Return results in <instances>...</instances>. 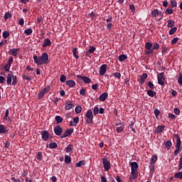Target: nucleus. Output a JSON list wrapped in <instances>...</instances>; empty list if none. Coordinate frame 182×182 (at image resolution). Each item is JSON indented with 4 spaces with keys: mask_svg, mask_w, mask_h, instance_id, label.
<instances>
[{
    "mask_svg": "<svg viewBox=\"0 0 182 182\" xmlns=\"http://www.w3.org/2000/svg\"><path fill=\"white\" fill-rule=\"evenodd\" d=\"M12 62H14V58L10 57L7 64L4 66V70L6 72H11V70H9V69H11V65H12Z\"/></svg>",
    "mask_w": 182,
    "mask_h": 182,
    "instance_id": "obj_8",
    "label": "nucleus"
},
{
    "mask_svg": "<svg viewBox=\"0 0 182 182\" xmlns=\"http://www.w3.org/2000/svg\"><path fill=\"white\" fill-rule=\"evenodd\" d=\"M174 176L175 178H179L180 180H182V171L176 173Z\"/></svg>",
    "mask_w": 182,
    "mask_h": 182,
    "instance_id": "obj_38",
    "label": "nucleus"
},
{
    "mask_svg": "<svg viewBox=\"0 0 182 182\" xmlns=\"http://www.w3.org/2000/svg\"><path fill=\"white\" fill-rule=\"evenodd\" d=\"M127 59V55L122 54L119 56V62H124Z\"/></svg>",
    "mask_w": 182,
    "mask_h": 182,
    "instance_id": "obj_29",
    "label": "nucleus"
},
{
    "mask_svg": "<svg viewBox=\"0 0 182 182\" xmlns=\"http://www.w3.org/2000/svg\"><path fill=\"white\" fill-rule=\"evenodd\" d=\"M55 120H56L57 124H59V123H62V122H63V118H62L60 116H56Z\"/></svg>",
    "mask_w": 182,
    "mask_h": 182,
    "instance_id": "obj_36",
    "label": "nucleus"
},
{
    "mask_svg": "<svg viewBox=\"0 0 182 182\" xmlns=\"http://www.w3.org/2000/svg\"><path fill=\"white\" fill-rule=\"evenodd\" d=\"M6 129L5 128V126L4 124H0V134H2L4 133H6Z\"/></svg>",
    "mask_w": 182,
    "mask_h": 182,
    "instance_id": "obj_30",
    "label": "nucleus"
},
{
    "mask_svg": "<svg viewBox=\"0 0 182 182\" xmlns=\"http://www.w3.org/2000/svg\"><path fill=\"white\" fill-rule=\"evenodd\" d=\"M41 139L44 141H49V139H50V137H52L50 136V134H49V132L46 130H43L41 132Z\"/></svg>",
    "mask_w": 182,
    "mask_h": 182,
    "instance_id": "obj_5",
    "label": "nucleus"
},
{
    "mask_svg": "<svg viewBox=\"0 0 182 182\" xmlns=\"http://www.w3.org/2000/svg\"><path fill=\"white\" fill-rule=\"evenodd\" d=\"M60 82H61L62 83L66 82V75H61L60 77Z\"/></svg>",
    "mask_w": 182,
    "mask_h": 182,
    "instance_id": "obj_47",
    "label": "nucleus"
},
{
    "mask_svg": "<svg viewBox=\"0 0 182 182\" xmlns=\"http://www.w3.org/2000/svg\"><path fill=\"white\" fill-rule=\"evenodd\" d=\"M153 48V44L150 42H146L145 43V53L146 55H151L152 53H154V49L151 48Z\"/></svg>",
    "mask_w": 182,
    "mask_h": 182,
    "instance_id": "obj_2",
    "label": "nucleus"
},
{
    "mask_svg": "<svg viewBox=\"0 0 182 182\" xmlns=\"http://www.w3.org/2000/svg\"><path fill=\"white\" fill-rule=\"evenodd\" d=\"M73 121H71L70 122V126L76 127L77 126V123H79V117H75L73 119Z\"/></svg>",
    "mask_w": 182,
    "mask_h": 182,
    "instance_id": "obj_17",
    "label": "nucleus"
},
{
    "mask_svg": "<svg viewBox=\"0 0 182 182\" xmlns=\"http://www.w3.org/2000/svg\"><path fill=\"white\" fill-rule=\"evenodd\" d=\"M42 156H43L42 152L38 151V154H37V157H36L37 159L38 160H41L42 159Z\"/></svg>",
    "mask_w": 182,
    "mask_h": 182,
    "instance_id": "obj_62",
    "label": "nucleus"
},
{
    "mask_svg": "<svg viewBox=\"0 0 182 182\" xmlns=\"http://www.w3.org/2000/svg\"><path fill=\"white\" fill-rule=\"evenodd\" d=\"M12 79H13L12 85H13L14 86H15V85H16V83H18V77H16V76H15V75H13Z\"/></svg>",
    "mask_w": 182,
    "mask_h": 182,
    "instance_id": "obj_44",
    "label": "nucleus"
},
{
    "mask_svg": "<svg viewBox=\"0 0 182 182\" xmlns=\"http://www.w3.org/2000/svg\"><path fill=\"white\" fill-rule=\"evenodd\" d=\"M113 76L117 77V79H120V77H122V74H120V73H114Z\"/></svg>",
    "mask_w": 182,
    "mask_h": 182,
    "instance_id": "obj_59",
    "label": "nucleus"
},
{
    "mask_svg": "<svg viewBox=\"0 0 182 182\" xmlns=\"http://www.w3.org/2000/svg\"><path fill=\"white\" fill-rule=\"evenodd\" d=\"M5 21L9 19V18H12V14L9 12H6L4 16Z\"/></svg>",
    "mask_w": 182,
    "mask_h": 182,
    "instance_id": "obj_34",
    "label": "nucleus"
},
{
    "mask_svg": "<svg viewBox=\"0 0 182 182\" xmlns=\"http://www.w3.org/2000/svg\"><path fill=\"white\" fill-rule=\"evenodd\" d=\"M165 14L166 15H171V14H173V9H167L165 11Z\"/></svg>",
    "mask_w": 182,
    "mask_h": 182,
    "instance_id": "obj_52",
    "label": "nucleus"
},
{
    "mask_svg": "<svg viewBox=\"0 0 182 182\" xmlns=\"http://www.w3.org/2000/svg\"><path fill=\"white\" fill-rule=\"evenodd\" d=\"M73 150V144H69L66 148H65V151L66 153H72V151Z\"/></svg>",
    "mask_w": 182,
    "mask_h": 182,
    "instance_id": "obj_27",
    "label": "nucleus"
},
{
    "mask_svg": "<svg viewBox=\"0 0 182 182\" xmlns=\"http://www.w3.org/2000/svg\"><path fill=\"white\" fill-rule=\"evenodd\" d=\"M73 129H67L63 135H60V139H65V137H69V136L72 135L73 133Z\"/></svg>",
    "mask_w": 182,
    "mask_h": 182,
    "instance_id": "obj_10",
    "label": "nucleus"
},
{
    "mask_svg": "<svg viewBox=\"0 0 182 182\" xmlns=\"http://www.w3.org/2000/svg\"><path fill=\"white\" fill-rule=\"evenodd\" d=\"M154 50H159V49H160V44L157 43H155L154 45H153V48Z\"/></svg>",
    "mask_w": 182,
    "mask_h": 182,
    "instance_id": "obj_42",
    "label": "nucleus"
},
{
    "mask_svg": "<svg viewBox=\"0 0 182 182\" xmlns=\"http://www.w3.org/2000/svg\"><path fill=\"white\" fill-rule=\"evenodd\" d=\"M99 113V107L97 106H95L93 110V114L94 116H96Z\"/></svg>",
    "mask_w": 182,
    "mask_h": 182,
    "instance_id": "obj_53",
    "label": "nucleus"
},
{
    "mask_svg": "<svg viewBox=\"0 0 182 182\" xmlns=\"http://www.w3.org/2000/svg\"><path fill=\"white\" fill-rule=\"evenodd\" d=\"M157 161V156L153 155L150 160V164H154Z\"/></svg>",
    "mask_w": 182,
    "mask_h": 182,
    "instance_id": "obj_32",
    "label": "nucleus"
},
{
    "mask_svg": "<svg viewBox=\"0 0 182 182\" xmlns=\"http://www.w3.org/2000/svg\"><path fill=\"white\" fill-rule=\"evenodd\" d=\"M174 139H176V144L175 146V147H179L181 148V139H180V136H178V134H175L173 135Z\"/></svg>",
    "mask_w": 182,
    "mask_h": 182,
    "instance_id": "obj_12",
    "label": "nucleus"
},
{
    "mask_svg": "<svg viewBox=\"0 0 182 182\" xmlns=\"http://www.w3.org/2000/svg\"><path fill=\"white\" fill-rule=\"evenodd\" d=\"M178 42V38L176 37L171 41V44L172 45H176Z\"/></svg>",
    "mask_w": 182,
    "mask_h": 182,
    "instance_id": "obj_64",
    "label": "nucleus"
},
{
    "mask_svg": "<svg viewBox=\"0 0 182 182\" xmlns=\"http://www.w3.org/2000/svg\"><path fill=\"white\" fill-rule=\"evenodd\" d=\"M178 83L182 86V73L179 75L178 78Z\"/></svg>",
    "mask_w": 182,
    "mask_h": 182,
    "instance_id": "obj_60",
    "label": "nucleus"
},
{
    "mask_svg": "<svg viewBox=\"0 0 182 182\" xmlns=\"http://www.w3.org/2000/svg\"><path fill=\"white\" fill-rule=\"evenodd\" d=\"M164 129H166V126L164 125H159L158 126L156 129H155V133H156L157 134H159V133H161V132H163V130H164Z\"/></svg>",
    "mask_w": 182,
    "mask_h": 182,
    "instance_id": "obj_22",
    "label": "nucleus"
},
{
    "mask_svg": "<svg viewBox=\"0 0 182 182\" xmlns=\"http://www.w3.org/2000/svg\"><path fill=\"white\" fill-rule=\"evenodd\" d=\"M131 175L132 176L129 177L130 181H132V180H133V179L137 178L139 173L136 169H132V170H131Z\"/></svg>",
    "mask_w": 182,
    "mask_h": 182,
    "instance_id": "obj_13",
    "label": "nucleus"
},
{
    "mask_svg": "<svg viewBox=\"0 0 182 182\" xmlns=\"http://www.w3.org/2000/svg\"><path fill=\"white\" fill-rule=\"evenodd\" d=\"M154 113L156 119H159V116H160V110L157 108L154 109Z\"/></svg>",
    "mask_w": 182,
    "mask_h": 182,
    "instance_id": "obj_40",
    "label": "nucleus"
},
{
    "mask_svg": "<svg viewBox=\"0 0 182 182\" xmlns=\"http://www.w3.org/2000/svg\"><path fill=\"white\" fill-rule=\"evenodd\" d=\"M107 71V65L106 64H103L100 68V76H105V73Z\"/></svg>",
    "mask_w": 182,
    "mask_h": 182,
    "instance_id": "obj_9",
    "label": "nucleus"
},
{
    "mask_svg": "<svg viewBox=\"0 0 182 182\" xmlns=\"http://www.w3.org/2000/svg\"><path fill=\"white\" fill-rule=\"evenodd\" d=\"M158 83L161 85V86H164V81L166 80V77H164V73H160L157 75Z\"/></svg>",
    "mask_w": 182,
    "mask_h": 182,
    "instance_id": "obj_6",
    "label": "nucleus"
},
{
    "mask_svg": "<svg viewBox=\"0 0 182 182\" xmlns=\"http://www.w3.org/2000/svg\"><path fill=\"white\" fill-rule=\"evenodd\" d=\"M147 79V73H143L141 75H140L139 78H138V82L140 83V85H143L144 82H146V80Z\"/></svg>",
    "mask_w": 182,
    "mask_h": 182,
    "instance_id": "obj_11",
    "label": "nucleus"
},
{
    "mask_svg": "<svg viewBox=\"0 0 182 182\" xmlns=\"http://www.w3.org/2000/svg\"><path fill=\"white\" fill-rule=\"evenodd\" d=\"M43 96H45V94L43 93V91H41L40 93H38V100H41L42 99V97H43Z\"/></svg>",
    "mask_w": 182,
    "mask_h": 182,
    "instance_id": "obj_56",
    "label": "nucleus"
},
{
    "mask_svg": "<svg viewBox=\"0 0 182 182\" xmlns=\"http://www.w3.org/2000/svg\"><path fill=\"white\" fill-rule=\"evenodd\" d=\"M131 170H137L139 168V164L137 162H132L130 164Z\"/></svg>",
    "mask_w": 182,
    "mask_h": 182,
    "instance_id": "obj_23",
    "label": "nucleus"
},
{
    "mask_svg": "<svg viewBox=\"0 0 182 182\" xmlns=\"http://www.w3.org/2000/svg\"><path fill=\"white\" fill-rule=\"evenodd\" d=\"M149 170H150L151 172L154 171V170H155L154 164H150Z\"/></svg>",
    "mask_w": 182,
    "mask_h": 182,
    "instance_id": "obj_61",
    "label": "nucleus"
},
{
    "mask_svg": "<svg viewBox=\"0 0 182 182\" xmlns=\"http://www.w3.org/2000/svg\"><path fill=\"white\" fill-rule=\"evenodd\" d=\"M33 32V31L32 30V28H27L24 31V33H26V35H31V33Z\"/></svg>",
    "mask_w": 182,
    "mask_h": 182,
    "instance_id": "obj_41",
    "label": "nucleus"
},
{
    "mask_svg": "<svg viewBox=\"0 0 182 182\" xmlns=\"http://www.w3.org/2000/svg\"><path fill=\"white\" fill-rule=\"evenodd\" d=\"M52 45V42L49 38H45L43 41V48H46L47 46H50Z\"/></svg>",
    "mask_w": 182,
    "mask_h": 182,
    "instance_id": "obj_20",
    "label": "nucleus"
},
{
    "mask_svg": "<svg viewBox=\"0 0 182 182\" xmlns=\"http://www.w3.org/2000/svg\"><path fill=\"white\" fill-rule=\"evenodd\" d=\"M77 79H82V80H83V82L85 83H90V82H92V80H90V78L86 76H82L80 75H77Z\"/></svg>",
    "mask_w": 182,
    "mask_h": 182,
    "instance_id": "obj_14",
    "label": "nucleus"
},
{
    "mask_svg": "<svg viewBox=\"0 0 182 182\" xmlns=\"http://www.w3.org/2000/svg\"><path fill=\"white\" fill-rule=\"evenodd\" d=\"M73 108V102L72 101H67L65 105V110H70V109Z\"/></svg>",
    "mask_w": 182,
    "mask_h": 182,
    "instance_id": "obj_16",
    "label": "nucleus"
},
{
    "mask_svg": "<svg viewBox=\"0 0 182 182\" xmlns=\"http://www.w3.org/2000/svg\"><path fill=\"white\" fill-rule=\"evenodd\" d=\"M95 50H96V48H95V46H90L88 50L90 53H94Z\"/></svg>",
    "mask_w": 182,
    "mask_h": 182,
    "instance_id": "obj_58",
    "label": "nucleus"
},
{
    "mask_svg": "<svg viewBox=\"0 0 182 182\" xmlns=\"http://www.w3.org/2000/svg\"><path fill=\"white\" fill-rule=\"evenodd\" d=\"M148 86L151 90H154L155 89L154 84H153V82H151V81L148 82Z\"/></svg>",
    "mask_w": 182,
    "mask_h": 182,
    "instance_id": "obj_45",
    "label": "nucleus"
},
{
    "mask_svg": "<svg viewBox=\"0 0 182 182\" xmlns=\"http://www.w3.org/2000/svg\"><path fill=\"white\" fill-rule=\"evenodd\" d=\"M8 116H9V109L6 110L4 119L8 120V122H11V119L8 118Z\"/></svg>",
    "mask_w": 182,
    "mask_h": 182,
    "instance_id": "obj_37",
    "label": "nucleus"
},
{
    "mask_svg": "<svg viewBox=\"0 0 182 182\" xmlns=\"http://www.w3.org/2000/svg\"><path fill=\"white\" fill-rule=\"evenodd\" d=\"M158 13H159V10H158V9H154V10L152 11V12H151V16H152L154 18H156V16H157V15H158Z\"/></svg>",
    "mask_w": 182,
    "mask_h": 182,
    "instance_id": "obj_50",
    "label": "nucleus"
},
{
    "mask_svg": "<svg viewBox=\"0 0 182 182\" xmlns=\"http://www.w3.org/2000/svg\"><path fill=\"white\" fill-rule=\"evenodd\" d=\"M75 113H77V114H79V113H80V112H82V107L77 106L75 109Z\"/></svg>",
    "mask_w": 182,
    "mask_h": 182,
    "instance_id": "obj_46",
    "label": "nucleus"
},
{
    "mask_svg": "<svg viewBox=\"0 0 182 182\" xmlns=\"http://www.w3.org/2000/svg\"><path fill=\"white\" fill-rule=\"evenodd\" d=\"M22 77H23V79H25L26 80H28V81L32 80V77H29V76H27V75H25V74H23V75H22Z\"/></svg>",
    "mask_w": 182,
    "mask_h": 182,
    "instance_id": "obj_55",
    "label": "nucleus"
},
{
    "mask_svg": "<svg viewBox=\"0 0 182 182\" xmlns=\"http://www.w3.org/2000/svg\"><path fill=\"white\" fill-rule=\"evenodd\" d=\"M14 77V73L12 71H9V74L7 75V85H11L12 83V77Z\"/></svg>",
    "mask_w": 182,
    "mask_h": 182,
    "instance_id": "obj_15",
    "label": "nucleus"
},
{
    "mask_svg": "<svg viewBox=\"0 0 182 182\" xmlns=\"http://www.w3.org/2000/svg\"><path fill=\"white\" fill-rule=\"evenodd\" d=\"M18 52H19V48H12L9 51V53L13 56H18Z\"/></svg>",
    "mask_w": 182,
    "mask_h": 182,
    "instance_id": "obj_19",
    "label": "nucleus"
},
{
    "mask_svg": "<svg viewBox=\"0 0 182 182\" xmlns=\"http://www.w3.org/2000/svg\"><path fill=\"white\" fill-rule=\"evenodd\" d=\"M77 48H75L73 50V54L74 58H75V59H79V55H77Z\"/></svg>",
    "mask_w": 182,
    "mask_h": 182,
    "instance_id": "obj_33",
    "label": "nucleus"
},
{
    "mask_svg": "<svg viewBox=\"0 0 182 182\" xmlns=\"http://www.w3.org/2000/svg\"><path fill=\"white\" fill-rule=\"evenodd\" d=\"M10 33H9V31H5L3 32V38L4 39H6L8 38V36H10Z\"/></svg>",
    "mask_w": 182,
    "mask_h": 182,
    "instance_id": "obj_43",
    "label": "nucleus"
},
{
    "mask_svg": "<svg viewBox=\"0 0 182 182\" xmlns=\"http://www.w3.org/2000/svg\"><path fill=\"white\" fill-rule=\"evenodd\" d=\"M171 8H177V1L174 0L171 1Z\"/></svg>",
    "mask_w": 182,
    "mask_h": 182,
    "instance_id": "obj_48",
    "label": "nucleus"
},
{
    "mask_svg": "<svg viewBox=\"0 0 182 182\" xmlns=\"http://www.w3.org/2000/svg\"><path fill=\"white\" fill-rule=\"evenodd\" d=\"M168 117L171 119V120H175V119L177 117L174 114L169 113Z\"/></svg>",
    "mask_w": 182,
    "mask_h": 182,
    "instance_id": "obj_57",
    "label": "nucleus"
},
{
    "mask_svg": "<svg viewBox=\"0 0 182 182\" xmlns=\"http://www.w3.org/2000/svg\"><path fill=\"white\" fill-rule=\"evenodd\" d=\"M177 32V27L171 28L169 31V35H174Z\"/></svg>",
    "mask_w": 182,
    "mask_h": 182,
    "instance_id": "obj_39",
    "label": "nucleus"
},
{
    "mask_svg": "<svg viewBox=\"0 0 182 182\" xmlns=\"http://www.w3.org/2000/svg\"><path fill=\"white\" fill-rule=\"evenodd\" d=\"M108 97L109 94H107V92H104L99 97V100H100V102H105V100H106Z\"/></svg>",
    "mask_w": 182,
    "mask_h": 182,
    "instance_id": "obj_21",
    "label": "nucleus"
},
{
    "mask_svg": "<svg viewBox=\"0 0 182 182\" xmlns=\"http://www.w3.org/2000/svg\"><path fill=\"white\" fill-rule=\"evenodd\" d=\"M80 95H81L82 96H86V89L82 88L80 90Z\"/></svg>",
    "mask_w": 182,
    "mask_h": 182,
    "instance_id": "obj_54",
    "label": "nucleus"
},
{
    "mask_svg": "<svg viewBox=\"0 0 182 182\" xmlns=\"http://www.w3.org/2000/svg\"><path fill=\"white\" fill-rule=\"evenodd\" d=\"M33 59L38 65H48L49 63V55L47 53H43L42 55H33Z\"/></svg>",
    "mask_w": 182,
    "mask_h": 182,
    "instance_id": "obj_1",
    "label": "nucleus"
},
{
    "mask_svg": "<svg viewBox=\"0 0 182 182\" xmlns=\"http://www.w3.org/2000/svg\"><path fill=\"white\" fill-rule=\"evenodd\" d=\"M65 85L67 86H69V87H75V86H76V82L72 80H69L65 81Z\"/></svg>",
    "mask_w": 182,
    "mask_h": 182,
    "instance_id": "obj_18",
    "label": "nucleus"
},
{
    "mask_svg": "<svg viewBox=\"0 0 182 182\" xmlns=\"http://www.w3.org/2000/svg\"><path fill=\"white\" fill-rule=\"evenodd\" d=\"M173 113H175V114H177V116H179L180 109L178 108H174L173 109Z\"/></svg>",
    "mask_w": 182,
    "mask_h": 182,
    "instance_id": "obj_63",
    "label": "nucleus"
},
{
    "mask_svg": "<svg viewBox=\"0 0 182 182\" xmlns=\"http://www.w3.org/2000/svg\"><path fill=\"white\" fill-rule=\"evenodd\" d=\"M164 145L165 146V147L169 150V149H171V146H173V143H171V141L168 140V141H166Z\"/></svg>",
    "mask_w": 182,
    "mask_h": 182,
    "instance_id": "obj_24",
    "label": "nucleus"
},
{
    "mask_svg": "<svg viewBox=\"0 0 182 182\" xmlns=\"http://www.w3.org/2000/svg\"><path fill=\"white\" fill-rule=\"evenodd\" d=\"M50 90V86L48 85L46 88H43L41 92H43L44 94L48 93Z\"/></svg>",
    "mask_w": 182,
    "mask_h": 182,
    "instance_id": "obj_49",
    "label": "nucleus"
},
{
    "mask_svg": "<svg viewBox=\"0 0 182 182\" xmlns=\"http://www.w3.org/2000/svg\"><path fill=\"white\" fill-rule=\"evenodd\" d=\"M70 163H72V159H71L70 156L65 155V164H70Z\"/></svg>",
    "mask_w": 182,
    "mask_h": 182,
    "instance_id": "obj_28",
    "label": "nucleus"
},
{
    "mask_svg": "<svg viewBox=\"0 0 182 182\" xmlns=\"http://www.w3.org/2000/svg\"><path fill=\"white\" fill-rule=\"evenodd\" d=\"M86 162L85 160L80 161L78 163L75 164V167H80L81 166H85Z\"/></svg>",
    "mask_w": 182,
    "mask_h": 182,
    "instance_id": "obj_31",
    "label": "nucleus"
},
{
    "mask_svg": "<svg viewBox=\"0 0 182 182\" xmlns=\"http://www.w3.org/2000/svg\"><path fill=\"white\" fill-rule=\"evenodd\" d=\"M58 144L56 142H51L49 144V149H57Z\"/></svg>",
    "mask_w": 182,
    "mask_h": 182,
    "instance_id": "obj_35",
    "label": "nucleus"
},
{
    "mask_svg": "<svg viewBox=\"0 0 182 182\" xmlns=\"http://www.w3.org/2000/svg\"><path fill=\"white\" fill-rule=\"evenodd\" d=\"M63 132V128L58 125L54 127V133L55 136H60Z\"/></svg>",
    "mask_w": 182,
    "mask_h": 182,
    "instance_id": "obj_7",
    "label": "nucleus"
},
{
    "mask_svg": "<svg viewBox=\"0 0 182 182\" xmlns=\"http://www.w3.org/2000/svg\"><path fill=\"white\" fill-rule=\"evenodd\" d=\"M87 117V123L89 124H92L93 123V111L92 109H89L85 114Z\"/></svg>",
    "mask_w": 182,
    "mask_h": 182,
    "instance_id": "obj_3",
    "label": "nucleus"
},
{
    "mask_svg": "<svg viewBox=\"0 0 182 182\" xmlns=\"http://www.w3.org/2000/svg\"><path fill=\"white\" fill-rule=\"evenodd\" d=\"M167 22H168V24H167L168 28H173V26H174L176 23L175 21L171 19H168Z\"/></svg>",
    "mask_w": 182,
    "mask_h": 182,
    "instance_id": "obj_26",
    "label": "nucleus"
},
{
    "mask_svg": "<svg viewBox=\"0 0 182 182\" xmlns=\"http://www.w3.org/2000/svg\"><path fill=\"white\" fill-rule=\"evenodd\" d=\"M147 95L150 97H154V96H156V95H157V92H156L155 91H153V90H149L147 91Z\"/></svg>",
    "mask_w": 182,
    "mask_h": 182,
    "instance_id": "obj_25",
    "label": "nucleus"
},
{
    "mask_svg": "<svg viewBox=\"0 0 182 182\" xmlns=\"http://www.w3.org/2000/svg\"><path fill=\"white\" fill-rule=\"evenodd\" d=\"M102 164L105 171H109L112 167V164H110V161L107 159V158L102 159Z\"/></svg>",
    "mask_w": 182,
    "mask_h": 182,
    "instance_id": "obj_4",
    "label": "nucleus"
},
{
    "mask_svg": "<svg viewBox=\"0 0 182 182\" xmlns=\"http://www.w3.org/2000/svg\"><path fill=\"white\" fill-rule=\"evenodd\" d=\"M124 127H123V126H120V127H117L116 129V132H117V133H122V132H123Z\"/></svg>",
    "mask_w": 182,
    "mask_h": 182,
    "instance_id": "obj_51",
    "label": "nucleus"
}]
</instances>
